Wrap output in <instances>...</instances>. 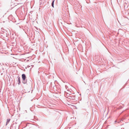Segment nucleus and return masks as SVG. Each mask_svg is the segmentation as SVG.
<instances>
[{
    "label": "nucleus",
    "instance_id": "obj_4",
    "mask_svg": "<svg viewBox=\"0 0 129 129\" xmlns=\"http://www.w3.org/2000/svg\"><path fill=\"white\" fill-rule=\"evenodd\" d=\"M18 83L19 85L20 83V77L19 76L18 77Z\"/></svg>",
    "mask_w": 129,
    "mask_h": 129
},
{
    "label": "nucleus",
    "instance_id": "obj_6",
    "mask_svg": "<svg viewBox=\"0 0 129 129\" xmlns=\"http://www.w3.org/2000/svg\"><path fill=\"white\" fill-rule=\"evenodd\" d=\"M116 122V121H115V122Z\"/></svg>",
    "mask_w": 129,
    "mask_h": 129
},
{
    "label": "nucleus",
    "instance_id": "obj_3",
    "mask_svg": "<svg viewBox=\"0 0 129 129\" xmlns=\"http://www.w3.org/2000/svg\"><path fill=\"white\" fill-rule=\"evenodd\" d=\"M10 119L9 118H8L7 119V122L6 123V125H7L8 123L10 121Z\"/></svg>",
    "mask_w": 129,
    "mask_h": 129
},
{
    "label": "nucleus",
    "instance_id": "obj_5",
    "mask_svg": "<svg viewBox=\"0 0 129 129\" xmlns=\"http://www.w3.org/2000/svg\"><path fill=\"white\" fill-rule=\"evenodd\" d=\"M54 0H53L51 4L52 6L53 7H54Z\"/></svg>",
    "mask_w": 129,
    "mask_h": 129
},
{
    "label": "nucleus",
    "instance_id": "obj_2",
    "mask_svg": "<svg viewBox=\"0 0 129 129\" xmlns=\"http://www.w3.org/2000/svg\"><path fill=\"white\" fill-rule=\"evenodd\" d=\"M67 94L69 95V96H68L69 97L68 98L69 99L73 100H74L75 99V96L72 95L70 93L69 94L68 93Z\"/></svg>",
    "mask_w": 129,
    "mask_h": 129
},
{
    "label": "nucleus",
    "instance_id": "obj_1",
    "mask_svg": "<svg viewBox=\"0 0 129 129\" xmlns=\"http://www.w3.org/2000/svg\"><path fill=\"white\" fill-rule=\"evenodd\" d=\"M22 78L23 79L22 83L24 84H26L27 82V80L25 79L26 76L24 74H23L22 75Z\"/></svg>",
    "mask_w": 129,
    "mask_h": 129
}]
</instances>
